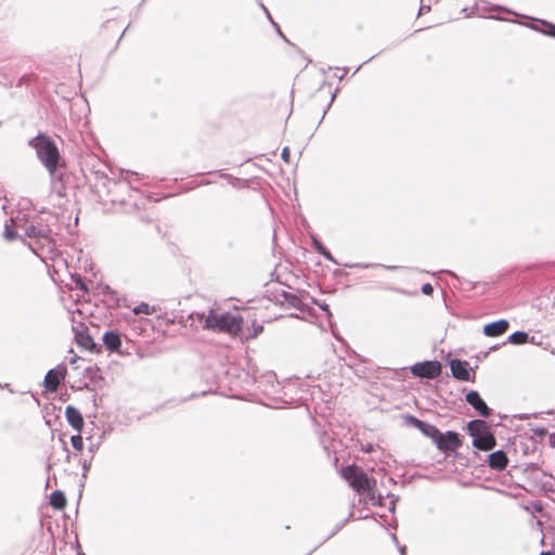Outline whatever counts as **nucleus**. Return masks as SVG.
<instances>
[{"label":"nucleus","instance_id":"36","mask_svg":"<svg viewBox=\"0 0 555 555\" xmlns=\"http://www.w3.org/2000/svg\"><path fill=\"white\" fill-rule=\"evenodd\" d=\"M262 330H263L262 325L255 326L253 334H249L248 337H250V338L257 337L259 335V333L262 332Z\"/></svg>","mask_w":555,"mask_h":555},{"label":"nucleus","instance_id":"3","mask_svg":"<svg viewBox=\"0 0 555 555\" xmlns=\"http://www.w3.org/2000/svg\"><path fill=\"white\" fill-rule=\"evenodd\" d=\"M467 434L473 437V446L480 451H490L495 448L496 439L490 426L483 420H472L467 424Z\"/></svg>","mask_w":555,"mask_h":555},{"label":"nucleus","instance_id":"12","mask_svg":"<svg viewBox=\"0 0 555 555\" xmlns=\"http://www.w3.org/2000/svg\"><path fill=\"white\" fill-rule=\"evenodd\" d=\"M276 299L278 302L284 308H295L300 312H305L307 310V305L304 304L299 296L295 293L283 291Z\"/></svg>","mask_w":555,"mask_h":555},{"label":"nucleus","instance_id":"29","mask_svg":"<svg viewBox=\"0 0 555 555\" xmlns=\"http://www.w3.org/2000/svg\"><path fill=\"white\" fill-rule=\"evenodd\" d=\"M60 442L62 444V450L65 453V461L69 462L70 461V452H69L67 442L64 439H60Z\"/></svg>","mask_w":555,"mask_h":555},{"label":"nucleus","instance_id":"1","mask_svg":"<svg viewBox=\"0 0 555 555\" xmlns=\"http://www.w3.org/2000/svg\"><path fill=\"white\" fill-rule=\"evenodd\" d=\"M57 223V216L51 211H41L34 216L17 212L4 223L3 237L9 242L16 238L25 242V238L17 233L23 231L24 236L29 238L28 247L41 257L44 251L52 253L56 248L54 236L59 232Z\"/></svg>","mask_w":555,"mask_h":555},{"label":"nucleus","instance_id":"34","mask_svg":"<svg viewBox=\"0 0 555 555\" xmlns=\"http://www.w3.org/2000/svg\"><path fill=\"white\" fill-rule=\"evenodd\" d=\"M75 283H76L77 288H79L82 292H88L87 284H86V282L82 281V279L80 276L75 281Z\"/></svg>","mask_w":555,"mask_h":555},{"label":"nucleus","instance_id":"60","mask_svg":"<svg viewBox=\"0 0 555 555\" xmlns=\"http://www.w3.org/2000/svg\"><path fill=\"white\" fill-rule=\"evenodd\" d=\"M78 555H85L83 553H78Z\"/></svg>","mask_w":555,"mask_h":555},{"label":"nucleus","instance_id":"9","mask_svg":"<svg viewBox=\"0 0 555 555\" xmlns=\"http://www.w3.org/2000/svg\"><path fill=\"white\" fill-rule=\"evenodd\" d=\"M66 367L65 366H57L55 369H51L47 372L44 376V387L48 391H56L61 382L66 376Z\"/></svg>","mask_w":555,"mask_h":555},{"label":"nucleus","instance_id":"35","mask_svg":"<svg viewBox=\"0 0 555 555\" xmlns=\"http://www.w3.org/2000/svg\"><path fill=\"white\" fill-rule=\"evenodd\" d=\"M281 157H282V159L284 162H286V163L289 162L291 152H289V149L287 146L283 147L282 153H281Z\"/></svg>","mask_w":555,"mask_h":555},{"label":"nucleus","instance_id":"38","mask_svg":"<svg viewBox=\"0 0 555 555\" xmlns=\"http://www.w3.org/2000/svg\"><path fill=\"white\" fill-rule=\"evenodd\" d=\"M273 27L275 28V31L286 41L288 42V40L286 39V37L283 35V33L281 31L280 29V26L276 24V23H273Z\"/></svg>","mask_w":555,"mask_h":555},{"label":"nucleus","instance_id":"28","mask_svg":"<svg viewBox=\"0 0 555 555\" xmlns=\"http://www.w3.org/2000/svg\"><path fill=\"white\" fill-rule=\"evenodd\" d=\"M116 188L118 191H128L130 190V180L128 178H125L122 181L117 182Z\"/></svg>","mask_w":555,"mask_h":555},{"label":"nucleus","instance_id":"52","mask_svg":"<svg viewBox=\"0 0 555 555\" xmlns=\"http://www.w3.org/2000/svg\"><path fill=\"white\" fill-rule=\"evenodd\" d=\"M372 61V57H369L367 60L363 61V64H366Z\"/></svg>","mask_w":555,"mask_h":555},{"label":"nucleus","instance_id":"51","mask_svg":"<svg viewBox=\"0 0 555 555\" xmlns=\"http://www.w3.org/2000/svg\"><path fill=\"white\" fill-rule=\"evenodd\" d=\"M372 61V57H369L367 60L363 61V64H366Z\"/></svg>","mask_w":555,"mask_h":555},{"label":"nucleus","instance_id":"24","mask_svg":"<svg viewBox=\"0 0 555 555\" xmlns=\"http://www.w3.org/2000/svg\"><path fill=\"white\" fill-rule=\"evenodd\" d=\"M220 177L224 178L233 188H247L249 185L248 180H243L229 173H220Z\"/></svg>","mask_w":555,"mask_h":555},{"label":"nucleus","instance_id":"58","mask_svg":"<svg viewBox=\"0 0 555 555\" xmlns=\"http://www.w3.org/2000/svg\"><path fill=\"white\" fill-rule=\"evenodd\" d=\"M325 115H326V109L323 112L321 120L324 118Z\"/></svg>","mask_w":555,"mask_h":555},{"label":"nucleus","instance_id":"43","mask_svg":"<svg viewBox=\"0 0 555 555\" xmlns=\"http://www.w3.org/2000/svg\"><path fill=\"white\" fill-rule=\"evenodd\" d=\"M429 10H430V7H424V5H422V7L420 8V12H418V14H423L424 12L429 11Z\"/></svg>","mask_w":555,"mask_h":555},{"label":"nucleus","instance_id":"7","mask_svg":"<svg viewBox=\"0 0 555 555\" xmlns=\"http://www.w3.org/2000/svg\"><path fill=\"white\" fill-rule=\"evenodd\" d=\"M436 448L441 452L449 453L454 452L461 447L462 441L460 435L454 430H448L447 433H440L436 441L434 442Z\"/></svg>","mask_w":555,"mask_h":555},{"label":"nucleus","instance_id":"6","mask_svg":"<svg viewBox=\"0 0 555 555\" xmlns=\"http://www.w3.org/2000/svg\"><path fill=\"white\" fill-rule=\"evenodd\" d=\"M442 365L438 360L417 362L411 366V373L418 378L434 379L441 374Z\"/></svg>","mask_w":555,"mask_h":555},{"label":"nucleus","instance_id":"2","mask_svg":"<svg viewBox=\"0 0 555 555\" xmlns=\"http://www.w3.org/2000/svg\"><path fill=\"white\" fill-rule=\"evenodd\" d=\"M29 145L35 149L37 157L47 168L50 177H55L56 169L61 166V156L54 141L44 134H38L29 140Z\"/></svg>","mask_w":555,"mask_h":555},{"label":"nucleus","instance_id":"41","mask_svg":"<svg viewBox=\"0 0 555 555\" xmlns=\"http://www.w3.org/2000/svg\"><path fill=\"white\" fill-rule=\"evenodd\" d=\"M548 442L552 447H555V433L548 435Z\"/></svg>","mask_w":555,"mask_h":555},{"label":"nucleus","instance_id":"8","mask_svg":"<svg viewBox=\"0 0 555 555\" xmlns=\"http://www.w3.org/2000/svg\"><path fill=\"white\" fill-rule=\"evenodd\" d=\"M404 421L406 425L417 428L424 436L430 438L433 442L436 441L440 434V430L435 425L418 420L414 415H404Z\"/></svg>","mask_w":555,"mask_h":555},{"label":"nucleus","instance_id":"55","mask_svg":"<svg viewBox=\"0 0 555 555\" xmlns=\"http://www.w3.org/2000/svg\"><path fill=\"white\" fill-rule=\"evenodd\" d=\"M360 68H361V65L356 68L354 74L358 73L360 70Z\"/></svg>","mask_w":555,"mask_h":555},{"label":"nucleus","instance_id":"59","mask_svg":"<svg viewBox=\"0 0 555 555\" xmlns=\"http://www.w3.org/2000/svg\"><path fill=\"white\" fill-rule=\"evenodd\" d=\"M76 361V357H74L72 360H70V363H74Z\"/></svg>","mask_w":555,"mask_h":555},{"label":"nucleus","instance_id":"11","mask_svg":"<svg viewBox=\"0 0 555 555\" xmlns=\"http://www.w3.org/2000/svg\"><path fill=\"white\" fill-rule=\"evenodd\" d=\"M466 402L474 408L477 413L482 417H489L491 409L487 405L485 400L480 397L477 390H469L465 396Z\"/></svg>","mask_w":555,"mask_h":555},{"label":"nucleus","instance_id":"40","mask_svg":"<svg viewBox=\"0 0 555 555\" xmlns=\"http://www.w3.org/2000/svg\"><path fill=\"white\" fill-rule=\"evenodd\" d=\"M318 305H319V307H320L323 311L327 312V314H328V315H331L330 308H328V305H327V304H318Z\"/></svg>","mask_w":555,"mask_h":555},{"label":"nucleus","instance_id":"14","mask_svg":"<svg viewBox=\"0 0 555 555\" xmlns=\"http://www.w3.org/2000/svg\"><path fill=\"white\" fill-rule=\"evenodd\" d=\"M508 464V457L503 450H496L488 455V465L494 470H504Z\"/></svg>","mask_w":555,"mask_h":555},{"label":"nucleus","instance_id":"16","mask_svg":"<svg viewBox=\"0 0 555 555\" xmlns=\"http://www.w3.org/2000/svg\"><path fill=\"white\" fill-rule=\"evenodd\" d=\"M75 331V340L78 346L83 347L87 350H94L96 348V344L94 343L93 338L89 334L87 328L82 330H76Z\"/></svg>","mask_w":555,"mask_h":555},{"label":"nucleus","instance_id":"56","mask_svg":"<svg viewBox=\"0 0 555 555\" xmlns=\"http://www.w3.org/2000/svg\"><path fill=\"white\" fill-rule=\"evenodd\" d=\"M391 538H392V540H393V541H396V542H397V537H396V534H392V535H391Z\"/></svg>","mask_w":555,"mask_h":555},{"label":"nucleus","instance_id":"45","mask_svg":"<svg viewBox=\"0 0 555 555\" xmlns=\"http://www.w3.org/2000/svg\"><path fill=\"white\" fill-rule=\"evenodd\" d=\"M267 18L269 20V22L273 25V23H275L270 14V12L268 11V13H264Z\"/></svg>","mask_w":555,"mask_h":555},{"label":"nucleus","instance_id":"18","mask_svg":"<svg viewBox=\"0 0 555 555\" xmlns=\"http://www.w3.org/2000/svg\"><path fill=\"white\" fill-rule=\"evenodd\" d=\"M531 29L555 38V24L545 20H535V23L528 25Z\"/></svg>","mask_w":555,"mask_h":555},{"label":"nucleus","instance_id":"50","mask_svg":"<svg viewBox=\"0 0 555 555\" xmlns=\"http://www.w3.org/2000/svg\"><path fill=\"white\" fill-rule=\"evenodd\" d=\"M113 201H114V202H117V199H113ZM118 202H119L120 204L126 203V201H125L124 198L118 199Z\"/></svg>","mask_w":555,"mask_h":555},{"label":"nucleus","instance_id":"19","mask_svg":"<svg viewBox=\"0 0 555 555\" xmlns=\"http://www.w3.org/2000/svg\"><path fill=\"white\" fill-rule=\"evenodd\" d=\"M50 504L55 509H62L66 505V498L64 492L61 490H55L51 493Z\"/></svg>","mask_w":555,"mask_h":555},{"label":"nucleus","instance_id":"30","mask_svg":"<svg viewBox=\"0 0 555 555\" xmlns=\"http://www.w3.org/2000/svg\"><path fill=\"white\" fill-rule=\"evenodd\" d=\"M421 289H422V293L427 296H430L434 293V287L430 283L423 284Z\"/></svg>","mask_w":555,"mask_h":555},{"label":"nucleus","instance_id":"49","mask_svg":"<svg viewBox=\"0 0 555 555\" xmlns=\"http://www.w3.org/2000/svg\"><path fill=\"white\" fill-rule=\"evenodd\" d=\"M400 553H401V555H405V546L400 547Z\"/></svg>","mask_w":555,"mask_h":555},{"label":"nucleus","instance_id":"31","mask_svg":"<svg viewBox=\"0 0 555 555\" xmlns=\"http://www.w3.org/2000/svg\"><path fill=\"white\" fill-rule=\"evenodd\" d=\"M353 516V512L351 511L348 515V517L340 524L336 527V529L326 538V539H330L332 535H334L337 531H339L347 521H349V519Z\"/></svg>","mask_w":555,"mask_h":555},{"label":"nucleus","instance_id":"37","mask_svg":"<svg viewBox=\"0 0 555 555\" xmlns=\"http://www.w3.org/2000/svg\"><path fill=\"white\" fill-rule=\"evenodd\" d=\"M98 449H99V444H95V443L90 444L89 448H88L90 456L93 457L95 452L98 451Z\"/></svg>","mask_w":555,"mask_h":555},{"label":"nucleus","instance_id":"44","mask_svg":"<svg viewBox=\"0 0 555 555\" xmlns=\"http://www.w3.org/2000/svg\"><path fill=\"white\" fill-rule=\"evenodd\" d=\"M391 289L397 293H400V294H408V292H405L404 289L398 288V287H392Z\"/></svg>","mask_w":555,"mask_h":555},{"label":"nucleus","instance_id":"54","mask_svg":"<svg viewBox=\"0 0 555 555\" xmlns=\"http://www.w3.org/2000/svg\"><path fill=\"white\" fill-rule=\"evenodd\" d=\"M372 61V57H369L367 60L363 61V64H366Z\"/></svg>","mask_w":555,"mask_h":555},{"label":"nucleus","instance_id":"21","mask_svg":"<svg viewBox=\"0 0 555 555\" xmlns=\"http://www.w3.org/2000/svg\"><path fill=\"white\" fill-rule=\"evenodd\" d=\"M50 178H51L52 191L54 193H56L59 196H64L65 195V184H64L62 175L59 173V171L56 170L55 177H50Z\"/></svg>","mask_w":555,"mask_h":555},{"label":"nucleus","instance_id":"33","mask_svg":"<svg viewBox=\"0 0 555 555\" xmlns=\"http://www.w3.org/2000/svg\"><path fill=\"white\" fill-rule=\"evenodd\" d=\"M349 268H360V269H366L371 267H377L378 264H372V263H352V264H346Z\"/></svg>","mask_w":555,"mask_h":555},{"label":"nucleus","instance_id":"25","mask_svg":"<svg viewBox=\"0 0 555 555\" xmlns=\"http://www.w3.org/2000/svg\"><path fill=\"white\" fill-rule=\"evenodd\" d=\"M154 308L150 307L149 304H145V302H141L139 305H137L134 308H133V313L134 314H151L154 312Z\"/></svg>","mask_w":555,"mask_h":555},{"label":"nucleus","instance_id":"15","mask_svg":"<svg viewBox=\"0 0 555 555\" xmlns=\"http://www.w3.org/2000/svg\"><path fill=\"white\" fill-rule=\"evenodd\" d=\"M65 417H66L68 424L75 430H77L78 433L81 431L85 423H83V417L77 408H75L73 405H67L65 409Z\"/></svg>","mask_w":555,"mask_h":555},{"label":"nucleus","instance_id":"27","mask_svg":"<svg viewBox=\"0 0 555 555\" xmlns=\"http://www.w3.org/2000/svg\"><path fill=\"white\" fill-rule=\"evenodd\" d=\"M91 464H92V456L90 457H83L80 460V465H81V468H82V474H81V477L83 479L87 478V475H88V472L90 470L91 468Z\"/></svg>","mask_w":555,"mask_h":555},{"label":"nucleus","instance_id":"39","mask_svg":"<svg viewBox=\"0 0 555 555\" xmlns=\"http://www.w3.org/2000/svg\"><path fill=\"white\" fill-rule=\"evenodd\" d=\"M338 70H341L340 75L338 76V79L341 80L344 79V77L347 75L349 68L348 67H343V68H337Z\"/></svg>","mask_w":555,"mask_h":555},{"label":"nucleus","instance_id":"46","mask_svg":"<svg viewBox=\"0 0 555 555\" xmlns=\"http://www.w3.org/2000/svg\"><path fill=\"white\" fill-rule=\"evenodd\" d=\"M540 555H555V553L551 552V551H545V552H541Z\"/></svg>","mask_w":555,"mask_h":555},{"label":"nucleus","instance_id":"22","mask_svg":"<svg viewBox=\"0 0 555 555\" xmlns=\"http://www.w3.org/2000/svg\"><path fill=\"white\" fill-rule=\"evenodd\" d=\"M528 340H529V334L527 332L516 331L507 337L506 341L509 344H513V345H524V344L528 343Z\"/></svg>","mask_w":555,"mask_h":555},{"label":"nucleus","instance_id":"23","mask_svg":"<svg viewBox=\"0 0 555 555\" xmlns=\"http://www.w3.org/2000/svg\"><path fill=\"white\" fill-rule=\"evenodd\" d=\"M363 493H365V501L370 502L372 505H384V496L378 493H375V488H371L370 490H365Z\"/></svg>","mask_w":555,"mask_h":555},{"label":"nucleus","instance_id":"47","mask_svg":"<svg viewBox=\"0 0 555 555\" xmlns=\"http://www.w3.org/2000/svg\"><path fill=\"white\" fill-rule=\"evenodd\" d=\"M390 503H391V506L389 507V511L393 512L395 511V499H392Z\"/></svg>","mask_w":555,"mask_h":555},{"label":"nucleus","instance_id":"42","mask_svg":"<svg viewBox=\"0 0 555 555\" xmlns=\"http://www.w3.org/2000/svg\"><path fill=\"white\" fill-rule=\"evenodd\" d=\"M258 5L261 8V10L264 12V13H268V8L262 3V0H256Z\"/></svg>","mask_w":555,"mask_h":555},{"label":"nucleus","instance_id":"4","mask_svg":"<svg viewBox=\"0 0 555 555\" xmlns=\"http://www.w3.org/2000/svg\"><path fill=\"white\" fill-rule=\"evenodd\" d=\"M242 317L234 315L230 312L210 313L205 318L204 327L220 333L236 335L242 330Z\"/></svg>","mask_w":555,"mask_h":555},{"label":"nucleus","instance_id":"26","mask_svg":"<svg viewBox=\"0 0 555 555\" xmlns=\"http://www.w3.org/2000/svg\"><path fill=\"white\" fill-rule=\"evenodd\" d=\"M70 443L76 451H81L83 448V439L81 435L79 433L77 435H73L70 437Z\"/></svg>","mask_w":555,"mask_h":555},{"label":"nucleus","instance_id":"20","mask_svg":"<svg viewBox=\"0 0 555 555\" xmlns=\"http://www.w3.org/2000/svg\"><path fill=\"white\" fill-rule=\"evenodd\" d=\"M314 249L322 255L326 260L337 263L331 251L319 241L315 236L311 237Z\"/></svg>","mask_w":555,"mask_h":555},{"label":"nucleus","instance_id":"10","mask_svg":"<svg viewBox=\"0 0 555 555\" xmlns=\"http://www.w3.org/2000/svg\"><path fill=\"white\" fill-rule=\"evenodd\" d=\"M449 364L451 374L455 379L462 382H468L472 379L470 372L473 370L467 361L461 359H452Z\"/></svg>","mask_w":555,"mask_h":555},{"label":"nucleus","instance_id":"13","mask_svg":"<svg viewBox=\"0 0 555 555\" xmlns=\"http://www.w3.org/2000/svg\"><path fill=\"white\" fill-rule=\"evenodd\" d=\"M509 327V322L505 319L488 323L483 326V334L488 337H498L504 334Z\"/></svg>","mask_w":555,"mask_h":555},{"label":"nucleus","instance_id":"17","mask_svg":"<svg viewBox=\"0 0 555 555\" xmlns=\"http://www.w3.org/2000/svg\"><path fill=\"white\" fill-rule=\"evenodd\" d=\"M103 344L111 352L119 351L121 347V338L119 333L115 331H107L103 334Z\"/></svg>","mask_w":555,"mask_h":555},{"label":"nucleus","instance_id":"53","mask_svg":"<svg viewBox=\"0 0 555 555\" xmlns=\"http://www.w3.org/2000/svg\"><path fill=\"white\" fill-rule=\"evenodd\" d=\"M372 61V57H369L367 60L363 61V64H366Z\"/></svg>","mask_w":555,"mask_h":555},{"label":"nucleus","instance_id":"48","mask_svg":"<svg viewBox=\"0 0 555 555\" xmlns=\"http://www.w3.org/2000/svg\"><path fill=\"white\" fill-rule=\"evenodd\" d=\"M335 95H336L335 93H333V94H332V96H331V101H330V103H328V105H327V108H330V106L332 105V103H333V101H334V99H335Z\"/></svg>","mask_w":555,"mask_h":555},{"label":"nucleus","instance_id":"57","mask_svg":"<svg viewBox=\"0 0 555 555\" xmlns=\"http://www.w3.org/2000/svg\"><path fill=\"white\" fill-rule=\"evenodd\" d=\"M386 268L389 269V270L396 269V267H393V266L386 267Z\"/></svg>","mask_w":555,"mask_h":555},{"label":"nucleus","instance_id":"5","mask_svg":"<svg viewBox=\"0 0 555 555\" xmlns=\"http://www.w3.org/2000/svg\"><path fill=\"white\" fill-rule=\"evenodd\" d=\"M341 475L347 479L354 491L362 493L365 490L376 487V480L360 467L356 465H349L343 469Z\"/></svg>","mask_w":555,"mask_h":555},{"label":"nucleus","instance_id":"32","mask_svg":"<svg viewBox=\"0 0 555 555\" xmlns=\"http://www.w3.org/2000/svg\"><path fill=\"white\" fill-rule=\"evenodd\" d=\"M532 433L534 436L542 438L547 434V430L544 427H535V428H532Z\"/></svg>","mask_w":555,"mask_h":555}]
</instances>
